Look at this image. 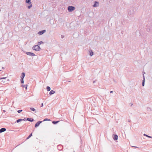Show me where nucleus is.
Returning <instances> with one entry per match:
<instances>
[{
  "label": "nucleus",
  "instance_id": "16",
  "mask_svg": "<svg viewBox=\"0 0 152 152\" xmlns=\"http://www.w3.org/2000/svg\"><path fill=\"white\" fill-rule=\"evenodd\" d=\"M90 54L89 55L91 56H92L94 55V52L92 51V50H91V51H89Z\"/></svg>",
  "mask_w": 152,
  "mask_h": 152
},
{
  "label": "nucleus",
  "instance_id": "9",
  "mask_svg": "<svg viewBox=\"0 0 152 152\" xmlns=\"http://www.w3.org/2000/svg\"><path fill=\"white\" fill-rule=\"evenodd\" d=\"M6 129L4 128H2L0 129V133H1L6 131Z\"/></svg>",
  "mask_w": 152,
  "mask_h": 152
},
{
  "label": "nucleus",
  "instance_id": "3",
  "mask_svg": "<svg viewBox=\"0 0 152 152\" xmlns=\"http://www.w3.org/2000/svg\"><path fill=\"white\" fill-rule=\"evenodd\" d=\"M75 9V7L72 6H69L68 7L67 9L69 12H71L74 11Z\"/></svg>",
  "mask_w": 152,
  "mask_h": 152
},
{
  "label": "nucleus",
  "instance_id": "32",
  "mask_svg": "<svg viewBox=\"0 0 152 152\" xmlns=\"http://www.w3.org/2000/svg\"><path fill=\"white\" fill-rule=\"evenodd\" d=\"M129 104L130 105V106H131L132 105H133V104L132 103H129Z\"/></svg>",
  "mask_w": 152,
  "mask_h": 152
},
{
  "label": "nucleus",
  "instance_id": "41",
  "mask_svg": "<svg viewBox=\"0 0 152 152\" xmlns=\"http://www.w3.org/2000/svg\"><path fill=\"white\" fill-rule=\"evenodd\" d=\"M123 32H124V31H121V33H122V34H123Z\"/></svg>",
  "mask_w": 152,
  "mask_h": 152
},
{
  "label": "nucleus",
  "instance_id": "15",
  "mask_svg": "<svg viewBox=\"0 0 152 152\" xmlns=\"http://www.w3.org/2000/svg\"><path fill=\"white\" fill-rule=\"evenodd\" d=\"M44 42L42 41L38 42L37 43V45H40L41 44H43Z\"/></svg>",
  "mask_w": 152,
  "mask_h": 152
},
{
  "label": "nucleus",
  "instance_id": "46",
  "mask_svg": "<svg viewBox=\"0 0 152 152\" xmlns=\"http://www.w3.org/2000/svg\"><path fill=\"white\" fill-rule=\"evenodd\" d=\"M1 70H0V71H1Z\"/></svg>",
  "mask_w": 152,
  "mask_h": 152
},
{
  "label": "nucleus",
  "instance_id": "35",
  "mask_svg": "<svg viewBox=\"0 0 152 152\" xmlns=\"http://www.w3.org/2000/svg\"><path fill=\"white\" fill-rule=\"evenodd\" d=\"M6 78V77H3V78H0V79H5Z\"/></svg>",
  "mask_w": 152,
  "mask_h": 152
},
{
  "label": "nucleus",
  "instance_id": "21",
  "mask_svg": "<svg viewBox=\"0 0 152 152\" xmlns=\"http://www.w3.org/2000/svg\"><path fill=\"white\" fill-rule=\"evenodd\" d=\"M21 121H22L21 119H19L17 120L15 122H17L18 123Z\"/></svg>",
  "mask_w": 152,
  "mask_h": 152
},
{
  "label": "nucleus",
  "instance_id": "22",
  "mask_svg": "<svg viewBox=\"0 0 152 152\" xmlns=\"http://www.w3.org/2000/svg\"><path fill=\"white\" fill-rule=\"evenodd\" d=\"M29 5L28 6V7H27L28 9H30L32 6V5L31 4H29Z\"/></svg>",
  "mask_w": 152,
  "mask_h": 152
},
{
  "label": "nucleus",
  "instance_id": "45",
  "mask_svg": "<svg viewBox=\"0 0 152 152\" xmlns=\"http://www.w3.org/2000/svg\"><path fill=\"white\" fill-rule=\"evenodd\" d=\"M73 152H75V151H73Z\"/></svg>",
  "mask_w": 152,
  "mask_h": 152
},
{
  "label": "nucleus",
  "instance_id": "20",
  "mask_svg": "<svg viewBox=\"0 0 152 152\" xmlns=\"http://www.w3.org/2000/svg\"><path fill=\"white\" fill-rule=\"evenodd\" d=\"M143 135L144 136H146V137H149V138H152V137L148 136V135H147L146 134H143Z\"/></svg>",
  "mask_w": 152,
  "mask_h": 152
},
{
  "label": "nucleus",
  "instance_id": "6",
  "mask_svg": "<svg viewBox=\"0 0 152 152\" xmlns=\"http://www.w3.org/2000/svg\"><path fill=\"white\" fill-rule=\"evenodd\" d=\"M46 31V30H43L39 31L38 32V34L39 35H42L45 33Z\"/></svg>",
  "mask_w": 152,
  "mask_h": 152
},
{
  "label": "nucleus",
  "instance_id": "34",
  "mask_svg": "<svg viewBox=\"0 0 152 152\" xmlns=\"http://www.w3.org/2000/svg\"><path fill=\"white\" fill-rule=\"evenodd\" d=\"M61 37L62 38H63L64 37V36L63 35H61Z\"/></svg>",
  "mask_w": 152,
  "mask_h": 152
},
{
  "label": "nucleus",
  "instance_id": "29",
  "mask_svg": "<svg viewBox=\"0 0 152 152\" xmlns=\"http://www.w3.org/2000/svg\"><path fill=\"white\" fill-rule=\"evenodd\" d=\"M21 120H22V121H25L26 120V118H24L23 119H21Z\"/></svg>",
  "mask_w": 152,
  "mask_h": 152
},
{
  "label": "nucleus",
  "instance_id": "24",
  "mask_svg": "<svg viewBox=\"0 0 152 152\" xmlns=\"http://www.w3.org/2000/svg\"><path fill=\"white\" fill-rule=\"evenodd\" d=\"M50 121L51 120L50 119H48V118H45V119L43 120V121Z\"/></svg>",
  "mask_w": 152,
  "mask_h": 152
},
{
  "label": "nucleus",
  "instance_id": "36",
  "mask_svg": "<svg viewBox=\"0 0 152 152\" xmlns=\"http://www.w3.org/2000/svg\"><path fill=\"white\" fill-rule=\"evenodd\" d=\"M96 80H95L94 81H93V83H95V82H96Z\"/></svg>",
  "mask_w": 152,
  "mask_h": 152
},
{
  "label": "nucleus",
  "instance_id": "2",
  "mask_svg": "<svg viewBox=\"0 0 152 152\" xmlns=\"http://www.w3.org/2000/svg\"><path fill=\"white\" fill-rule=\"evenodd\" d=\"M32 48L33 50L36 51H39L41 50L40 47L37 45L33 46Z\"/></svg>",
  "mask_w": 152,
  "mask_h": 152
},
{
  "label": "nucleus",
  "instance_id": "39",
  "mask_svg": "<svg viewBox=\"0 0 152 152\" xmlns=\"http://www.w3.org/2000/svg\"><path fill=\"white\" fill-rule=\"evenodd\" d=\"M3 111L4 112H6V111L5 110H3Z\"/></svg>",
  "mask_w": 152,
  "mask_h": 152
},
{
  "label": "nucleus",
  "instance_id": "13",
  "mask_svg": "<svg viewBox=\"0 0 152 152\" xmlns=\"http://www.w3.org/2000/svg\"><path fill=\"white\" fill-rule=\"evenodd\" d=\"M26 2L28 4H31V0H26Z\"/></svg>",
  "mask_w": 152,
  "mask_h": 152
},
{
  "label": "nucleus",
  "instance_id": "27",
  "mask_svg": "<svg viewBox=\"0 0 152 152\" xmlns=\"http://www.w3.org/2000/svg\"><path fill=\"white\" fill-rule=\"evenodd\" d=\"M30 109L33 111H34L35 110V109L33 107H31Z\"/></svg>",
  "mask_w": 152,
  "mask_h": 152
},
{
  "label": "nucleus",
  "instance_id": "37",
  "mask_svg": "<svg viewBox=\"0 0 152 152\" xmlns=\"http://www.w3.org/2000/svg\"><path fill=\"white\" fill-rule=\"evenodd\" d=\"M128 122H131V120H129V119L128 120Z\"/></svg>",
  "mask_w": 152,
  "mask_h": 152
},
{
  "label": "nucleus",
  "instance_id": "14",
  "mask_svg": "<svg viewBox=\"0 0 152 152\" xmlns=\"http://www.w3.org/2000/svg\"><path fill=\"white\" fill-rule=\"evenodd\" d=\"M32 133H31L30 134V135L26 138V140H27L29 139V138H30L32 136Z\"/></svg>",
  "mask_w": 152,
  "mask_h": 152
},
{
  "label": "nucleus",
  "instance_id": "25",
  "mask_svg": "<svg viewBox=\"0 0 152 152\" xmlns=\"http://www.w3.org/2000/svg\"><path fill=\"white\" fill-rule=\"evenodd\" d=\"M147 110L148 111H152V109L149 107H148L147 108Z\"/></svg>",
  "mask_w": 152,
  "mask_h": 152
},
{
  "label": "nucleus",
  "instance_id": "17",
  "mask_svg": "<svg viewBox=\"0 0 152 152\" xmlns=\"http://www.w3.org/2000/svg\"><path fill=\"white\" fill-rule=\"evenodd\" d=\"M59 122V121H53L52 123L54 124H57L58 122Z\"/></svg>",
  "mask_w": 152,
  "mask_h": 152
},
{
  "label": "nucleus",
  "instance_id": "40",
  "mask_svg": "<svg viewBox=\"0 0 152 152\" xmlns=\"http://www.w3.org/2000/svg\"><path fill=\"white\" fill-rule=\"evenodd\" d=\"M134 147H135V148H138V147H137L136 146H134Z\"/></svg>",
  "mask_w": 152,
  "mask_h": 152
},
{
  "label": "nucleus",
  "instance_id": "18",
  "mask_svg": "<svg viewBox=\"0 0 152 152\" xmlns=\"http://www.w3.org/2000/svg\"><path fill=\"white\" fill-rule=\"evenodd\" d=\"M46 89L48 91H49L50 90V88L49 86H47L46 87Z\"/></svg>",
  "mask_w": 152,
  "mask_h": 152
},
{
  "label": "nucleus",
  "instance_id": "30",
  "mask_svg": "<svg viewBox=\"0 0 152 152\" xmlns=\"http://www.w3.org/2000/svg\"><path fill=\"white\" fill-rule=\"evenodd\" d=\"M145 85V83L144 82H142V86H144Z\"/></svg>",
  "mask_w": 152,
  "mask_h": 152
},
{
  "label": "nucleus",
  "instance_id": "38",
  "mask_svg": "<svg viewBox=\"0 0 152 152\" xmlns=\"http://www.w3.org/2000/svg\"><path fill=\"white\" fill-rule=\"evenodd\" d=\"M113 91H110V93H113Z\"/></svg>",
  "mask_w": 152,
  "mask_h": 152
},
{
  "label": "nucleus",
  "instance_id": "23",
  "mask_svg": "<svg viewBox=\"0 0 152 152\" xmlns=\"http://www.w3.org/2000/svg\"><path fill=\"white\" fill-rule=\"evenodd\" d=\"M23 79L24 78H21L20 79V82L21 83H24V80H23Z\"/></svg>",
  "mask_w": 152,
  "mask_h": 152
},
{
  "label": "nucleus",
  "instance_id": "26",
  "mask_svg": "<svg viewBox=\"0 0 152 152\" xmlns=\"http://www.w3.org/2000/svg\"><path fill=\"white\" fill-rule=\"evenodd\" d=\"M143 80H142V82H144V83H145V76H144V75H143Z\"/></svg>",
  "mask_w": 152,
  "mask_h": 152
},
{
  "label": "nucleus",
  "instance_id": "28",
  "mask_svg": "<svg viewBox=\"0 0 152 152\" xmlns=\"http://www.w3.org/2000/svg\"><path fill=\"white\" fill-rule=\"evenodd\" d=\"M22 110H18V111H17V112L18 113H21V112H22Z\"/></svg>",
  "mask_w": 152,
  "mask_h": 152
},
{
  "label": "nucleus",
  "instance_id": "1",
  "mask_svg": "<svg viewBox=\"0 0 152 152\" xmlns=\"http://www.w3.org/2000/svg\"><path fill=\"white\" fill-rule=\"evenodd\" d=\"M134 14V12L133 8H131L128 10V15L130 17H132Z\"/></svg>",
  "mask_w": 152,
  "mask_h": 152
},
{
  "label": "nucleus",
  "instance_id": "4",
  "mask_svg": "<svg viewBox=\"0 0 152 152\" xmlns=\"http://www.w3.org/2000/svg\"><path fill=\"white\" fill-rule=\"evenodd\" d=\"M42 122V121H38L37 123H36V124L35 125V128H37L38 127L40 124Z\"/></svg>",
  "mask_w": 152,
  "mask_h": 152
},
{
  "label": "nucleus",
  "instance_id": "11",
  "mask_svg": "<svg viewBox=\"0 0 152 152\" xmlns=\"http://www.w3.org/2000/svg\"><path fill=\"white\" fill-rule=\"evenodd\" d=\"M25 76V74L24 72H23L22 74L20 76V78H24Z\"/></svg>",
  "mask_w": 152,
  "mask_h": 152
},
{
  "label": "nucleus",
  "instance_id": "43",
  "mask_svg": "<svg viewBox=\"0 0 152 152\" xmlns=\"http://www.w3.org/2000/svg\"><path fill=\"white\" fill-rule=\"evenodd\" d=\"M20 145V144H19V145H18L17 146H18V145Z\"/></svg>",
  "mask_w": 152,
  "mask_h": 152
},
{
  "label": "nucleus",
  "instance_id": "44",
  "mask_svg": "<svg viewBox=\"0 0 152 152\" xmlns=\"http://www.w3.org/2000/svg\"><path fill=\"white\" fill-rule=\"evenodd\" d=\"M20 145V144H19V145H18L17 146H18V145Z\"/></svg>",
  "mask_w": 152,
  "mask_h": 152
},
{
  "label": "nucleus",
  "instance_id": "12",
  "mask_svg": "<svg viewBox=\"0 0 152 152\" xmlns=\"http://www.w3.org/2000/svg\"><path fill=\"white\" fill-rule=\"evenodd\" d=\"M55 93V91L53 90H51L49 92V94L50 95H52Z\"/></svg>",
  "mask_w": 152,
  "mask_h": 152
},
{
  "label": "nucleus",
  "instance_id": "10",
  "mask_svg": "<svg viewBox=\"0 0 152 152\" xmlns=\"http://www.w3.org/2000/svg\"><path fill=\"white\" fill-rule=\"evenodd\" d=\"M26 120L31 122H32L34 121L33 118H27L26 119Z\"/></svg>",
  "mask_w": 152,
  "mask_h": 152
},
{
  "label": "nucleus",
  "instance_id": "5",
  "mask_svg": "<svg viewBox=\"0 0 152 152\" xmlns=\"http://www.w3.org/2000/svg\"><path fill=\"white\" fill-rule=\"evenodd\" d=\"M26 54L27 55L30 56H35V54L34 53L30 52H27L26 53Z\"/></svg>",
  "mask_w": 152,
  "mask_h": 152
},
{
  "label": "nucleus",
  "instance_id": "42",
  "mask_svg": "<svg viewBox=\"0 0 152 152\" xmlns=\"http://www.w3.org/2000/svg\"><path fill=\"white\" fill-rule=\"evenodd\" d=\"M4 67H2V69H4Z\"/></svg>",
  "mask_w": 152,
  "mask_h": 152
},
{
  "label": "nucleus",
  "instance_id": "8",
  "mask_svg": "<svg viewBox=\"0 0 152 152\" xmlns=\"http://www.w3.org/2000/svg\"><path fill=\"white\" fill-rule=\"evenodd\" d=\"M99 5V2L97 1H95L94 2V3L93 5V7H97Z\"/></svg>",
  "mask_w": 152,
  "mask_h": 152
},
{
  "label": "nucleus",
  "instance_id": "7",
  "mask_svg": "<svg viewBox=\"0 0 152 152\" xmlns=\"http://www.w3.org/2000/svg\"><path fill=\"white\" fill-rule=\"evenodd\" d=\"M113 138L115 140H118V136L116 134H114L113 136Z\"/></svg>",
  "mask_w": 152,
  "mask_h": 152
},
{
  "label": "nucleus",
  "instance_id": "33",
  "mask_svg": "<svg viewBox=\"0 0 152 152\" xmlns=\"http://www.w3.org/2000/svg\"><path fill=\"white\" fill-rule=\"evenodd\" d=\"M43 106V103H42L41 104V107H42Z\"/></svg>",
  "mask_w": 152,
  "mask_h": 152
},
{
  "label": "nucleus",
  "instance_id": "19",
  "mask_svg": "<svg viewBox=\"0 0 152 152\" xmlns=\"http://www.w3.org/2000/svg\"><path fill=\"white\" fill-rule=\"evenodd\" d=\"M21 86L23 88H27V85H21Z\"/></svg>",
  "mask_w": 152,
  "mask_h": 152
},
{
  "label": "nucleus",
  "instance_id": "31",
  "mask_svg": "<svg viewBox=\"0 0 152 152\" xmlns=\"http://www.w3.org/2000/svg\"><path fill=\"white\" fill-rule=\"evenodd\" d=\"M61 146V145H58V149H59V148Z\"/></svg>",
  "mask_w": 152,
  "mask_h": 152
}]
</instances>
